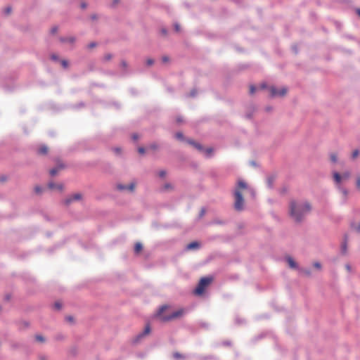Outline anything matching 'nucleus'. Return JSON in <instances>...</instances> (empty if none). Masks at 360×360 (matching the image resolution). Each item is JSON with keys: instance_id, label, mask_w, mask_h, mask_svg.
<instances>
[{"instance_id": "f257e3e1", "label": "nucleus", "mask_w": 360, "mask_h": 360, "mask_svg": "<svg viewBox=\"0 0 360 360\" xmlns=\"http://www.w3.org/2000/svg\"><path fill=\"white\" fill-rule=\"evenodd\" d=\"M310 211L311 205L307 202L292 200L290 203V217L296 222L301 221Z\"/></svg>"}, {"instance_id": "f03ea898", "label": "nucleus", "mask_w": 360, "mask_h": 360, "mask_svg": "<svg viewBox=\"0 0 360 360\" xmlns=\"http://www.w3.org/2000/svg\"><path fill=\"white\" fill-rule=\"evenodd\" d=\"M245 191H250L252 195L254 194L253 191L249 188L248 185L241 179L237 181L236 188L234 190V208L238 211L243 210L244 207V199L243 198L242 193Z\"/></svg>"}, {"instance_id": "7ed1b4c3", "label": "nucleus", "mask_w": 360, "mask_h": 360, "mask_svg": "<svg viewBox=\"0 0 360 360\" xmlns=\"http://www.w3.org/2000/svg\"><path fill=\"white\" fill-rule=\"evenodd\" d=\"M168 308H169V307L167 305H163L160 308L156 316L160 319V321H164V322L169 321L173 319L180 318V317L183 316L184 314H185L184 309H179L172 312L169 315L164 314L163 312Z\"/></svg>"}, {"instance_id": "20e7f679", "label": "nucleus", "mask_w": 360, "mask_h": 360, "mask_svg": "<svg viewBox=\"0 0 360 360\" xmlns=\"http://www.w3.org/2000/svg\"><path fill=\"white\" fill-rule=\"evenodd\" d=\"M212 277L202 278L200 280L198 286L195 289L194 293L197 295H201L204 292L206 288L212 283Z\"/></svg>"}, {"instance_id": "39448f33", "label": "nucleus", "mask_w": 360, "mask_h": 360, "mask_svg": "<svg viewBox=\"0 0 360 360\" xmlns=\"http://www.w3.org/2000/svg\"><path fill=\"white\" fill-rule=\"evenodd\" d=\"M350 176V172H345L342 173V174H339L338 172H334L333 173V179L336 184L340 185L341 183H342L344 181L347 180Z\"/></svg>"}, {"instance_id": "423d86ee", "label": "nucleus", "mask_w": 360, "mask_h": 360, "mask_svg": "<svg viewBox=\"0 0 360 360\" xmlns=\"http://www.w3.org/2000/svg\"><path fill=\"white\" fill-rule=\"evenodd\" d=\"M269 90L271 96H283L287 93V89L285 87H282L281 89L278 90L276 87L271 86Z\"/></svg>"}, {"instance_id": "0eeeda50", "label": "nucleus", "mask_w": 360, "mask_h": 360, "mask_svg": "<svg viewBox=\"0 0 360 360\" xmlns=\"http://www.w3.org/2000/svg\"><path fill=\"white\" fill-rule=\"evenodd\" d=\"M117 188L120 191H129L130 192H133L135 189V183H131L129 185L126 186L123 184H117Z\"/></svg>"}, {"instance_id": "6e6552de", "label": "nucleus", "mask_w": 360, "mask_h": 360, "mask_svg": "<svg viewBox=\"0 0 360 360\" xmlns=\"http://www.w3.org/2000/svg\"><path fill=\"white\" fill-rule=\"evenodd\" d=\"M82 199V195L80 193H75L70 197L67 198L64 202L65 205L70 204L74 200H79Z\"/></svg>"}, {"instance_id": "1a4fd4ad", "label": "nucleus", "mask_w": 360, "mask_h": 360, "mask_svg": "<svg viewBox=\"0 0 360 360\" xmlns=\"http://www.w3.org/2000/svg\"><path fill=\"white\" fill-rule=\"evenodd\" d=\"M48 187L51 190H57L58 191H62L63 189V185L62 184H55L53 182H49Z\"/></svg>"}, {"instance_id": "9d476101", "label": "nucleus", "mask_w": 360, "mask_h": 360, "mask_svg": "<svg viewBox=\"0 0 360 360\" xmlns=\"http://www.w3.org/2000/svg\"><path fill=\"white\" fill-rule=\"evenodd\" d=\"M65 167V165H63V164H59L58 165H57V167L51 169L49 172L51 176H55L56 174H58V172L59 171H60L61 169H63V168Z\"/></svg>"}, {"instance_id": "9b49d317", "label": "nucleus", "mask_w": 360, "mask_h": 360, "mask_svg": "<svg viewBox=\"0 0 360 360\" xmlns=\"http://www.w3.org/2000/svg\"><path fill=\"white\" fill-rule=\"evenodd\" d=\"M49 151V148L46 146H41L38 148V153L40 155H46Z\"/></svg>"}, {"instance_id": "f8f14e48", "label": "nucleus", "mask_w": 360, "mask_h": 360, "mask_svg": "<svg viewBox=\"0 0 360 360\" xmlns=\"http://www.w3.org/2000/svg\"><path fill=\"white\" fill-rule=\"evenodd\" d=\"M286 259H287L288 265L290 266V268H292V269L297 268V264L293 260V259L292 257H288Z\"/></svg>"}, {"instance_id": "ddd939ff", "label": "nucleus", "mask_w": 360, "mask_h": 360, "mask_svg": "<svg viewBox=\"0 0 360 360\" xmlns=\"http://www.w3.org/2000/svg\"><path fill=\"white\" fill-rule=\"evenodd\" d=\"M199 246H200V245L198 242H192L187 245V249L188 250L197 249L199 248Z\"/></svg>"}, {"instance_id": "4468645a", "label": "nucleus", "mask_w": 360, "mask_h": 360, "mask_svg": "<svg viewBox=\"0 0 360 360\" xmlns=\"http://www.w3.org/2000/svg\"><path fill=\"white\" fill-rule=\"evenodd\" d=\"M143 249V246L141 245V243H136L135 244V246H134V252L135 253L138 254Z\"/></svg>"}, {"instance_id": "2eb2a0df", "label": "nucleus", "mask_w": 360, "mask_h": 360, "mask_svg": "<svg viewBox=\"0 0 360 360\" xmlns=\"http://www.w3.org/2000/svg\"><path fill=\"white\" fill-rule=\"evenodd\" d=\"M60 41L62 42H69V43H72H72L75 42V39L73 37H68V38H61Z\"/></svg>"}, {"instance_id": "dca6fc26", "label": "nucleus", "mask_w": 360, "mask_h": 360, "mask_svg": "<svg viewBox=\"0 0 360 360\" xmlns=\"http://www.w3.org/2000/svg\"><path fill=\"white\" fill-rule=\"evenodd\" d=\"M112 58V55L111 53H106L103 56V60L105 61H108V60H111Z\"/></svg>"}, {"instance_id": "f3484780", "label": "nucleus", "mask_w": 360, "mask_h": 360, "mask_svg": "<svg viewBox=\"0 0 360 360\" xmlns=\"http://www.w3.org/2000/svg\"><path fill=\"white\" fill-rule=\"evenodd\" d=\"M330 160L333 162H336L338 161V157H337V155L335 153L330 154Z\"/></svg>"}, {"instance_id": "a211bd4d", "label": "nucleus", "mask_w": 360, "mask_h": 360, "mask_svg": "<svg viewBox=\"0 0 360 360\" xmlns=\"http://www.w3.org/2000/svg\"><path fill=\"white\" fill-rule=\"evenodd\" d=\"M150 332V326L149 325H147L144 329V331L143 333V334H141V335H148L149 334V333Z\"/></svg>"}, {"instance_id": "6ab92c4d", "label": "nucleus", "mask_w": 360, "mask_h": 360, "mask_svg": "<svg viewBox=\"0 0 360 360\" xmlns=\"http://www.w3.org/2000/svg\"><path fill=\"white\" fill-rule=\"evenodd\" d=\"M339 188L340 189L344 198L346 199L348 194V191L346 189L341 188L340 186H339Z\"/></svg>"}, {"instance_id": "aec40b11", "label": "nucleus", "mask_w": 360, "mask_h": 360, "mask_svg": "<svg viewBox=\"0 0 360 360\" xmlns=\"http://www.w3.org/2000/svg\"><path fill=\"white\" fill-rule=\"evenodd\" d=\"M189 143L191 144H193L195 148H197L200 150H202V146L200 144H198V143H194V142H192V141H189Z\"/></svg>"}, {"instance_id": "412c9836", "label": "nucleus", "mask_w": 360, "mask_h": 360, "mask_svg": "<svg viewBox=\"0 0 360 360\" xmlns=\"http://www.w3.org/2000/svg\"><path fill=\"white\" fill-rule=\"evenodd\" d=\"M154 63V60L152 58H148L146 60V65L148 66L152 65Z\"/></svg>"}, {"instance_id": "4be33fe9", "label": "nucleus", "mask_w": 360, "mask_h": 360, "mask_svg": "<svg viewBox=\"0 0 360 360\" xmlns=\"http://www.w3.org/2000/svg\"><path fill=\"white\" fill-rule=\"evenodd\" d=\"M35 338L39 342H44V338L41 335H36Z\"/></svg>"}, {"instance_id": "5701e85b", "label": "nucleus", "mask_w": 360, "mask_h": 360, "mask_svg": "<svg viewBox=\"0 0 360 360\" xmlns=\"http://www.w3.org/2000/svg\"><path fill=\"white\" fill-rule=\"evenodd\" d=\"M359 154V151L358 150H355L353 151L352 156L353 158H356V157H358Z\"/></svg>"}, {"instance_id": "b1692460", "label": "nucleus", "mask_w": 360, "mask_h": 360, "mask_svg": "<svg viewBox=\"0 0 360 360\" xmlns=\"http://www.w3.org/2000/svg\"><path fill=\"white\" fill-rule=\"evenodd\" d=\"M158 175L160 177L163 178L166 176V172L165 170H161L159 172Z\"/></svg>"}, {"instance_id": "393cba45", "label": "nucleus", "mask_w": 360, "mask_h": 360, "mask_svg": "<svg viewBox=\"0 0 360 360\" xmlns=\"http://www.w3.org/2000/svg\"><path fill=\"white\" fill-rule=\"evenodd\" d=\"M175 137L178 139H183V134L181 132H177L176 134H175Z\"/></svg>"}, {"instance_id": "a878e982", "label": "nucleus", "mask_w": 360, "mask_h": 360, "mask_svg": "<svg viewBox=\"0 0 360 360\" xmlns=\"http://www.w3.org/2000/svg\"><path fill=\"white\" fill-rule=\"evenodd\" d=\"M58 31V27L57 26H54L51 29V33L54 34L57 32Z\"/></svg>"}, {"instance_id": "bb28decb", "label": "nucleus", "mask_w": 360, "mask_h": 360, "mask_svg": "<svg viewBox=\"0 0 360 360\" xmlns=\"http://www.w3.org/2000/svg\"><path fill=\"white\" fill-rule=\"evenodd\" d=\"M255 89H256L255 86H253V85H251L250 86V94H253L255 93Z\"/></svg>"}, {"instance_id": "cd10ccee", "label": "nucleus", "mask_w": 360, "mask_h": 360, "mask_svg": "<svg viewBox=\"0 0 360 360\" xmlns=\"http://www.w3.org/2000/svg\"><path fill=\"white\" fill-rule=\"evenodd\" d=\"M61 64H62V65L63 66V68H68V61H67V60H62V61H61Z\"/></svg>"}, {"instance_id": "c85d7f7f", "label": "nucleus", "mask_w": 360, "mask_h": 360, "mask_svg": "<svg viewBox=\"0 0 360 360\" xmlns=\"http://www.w3.org/2000/svg\"><path fill=\"white\" fill-rule=\"evenodd\" d=\"M34 191L37 193H40L41 192V188L40 186H35Z\"/></svg>"}, {"instance_id": "c756f323", "label": "nucleus", "mask_w": 360, "mask_h": 360, "mask_svg": "<svg viewBox=\"0 0 360 360\" xmlns=\"http://www.w3.org/2000/svg\"><path fill=\"white\" fill-rule=\"evenodd\" d=\"M4 12H5V14L6 15H8L11 13V7H7L5 10H4Z\"/></svg>"}, {"instance_id": "7c9ffc66", "label": "nucleus", "mask_w": 360, "mask_h": 360, "mask_svg": "<svg viewBox=\"0 0 360 360\" xmlns=\"http://www.w3.org/2000/svg\"><path fill=\"white\" fill-rule=\"evenodd\" d=\"M162 60L163 63H167L169 60V58L168 56H162Z\"/></svg>"}, {"instance_id": "2f4dec72", "label": "nucleus", "mask_w": 360, "mask_h": 360, "mask_svg": "<svg viewBox=\"0 0 360 360\" xmlns=\"http://www.w3.org/2000/svg\"><path fill=\"white\" fill-rule=\"evenodd\" d=\"M356 187L358 189L360 190V176H358L357 180H356Z\"/></svg>"}, {"instance_id": "473e14b6", "label": "nucleus", "mask_w": 360, "mask_h": 360, "mask_svg": "<svg viewBox=\"0 0 360 360\" xmlns=\"http://www.w3.org/2000/svg\"><path fill=\"white\" fill-rule=\"evenodd\" d=\"M314 266L316 269H321V264L319 263V262H314Z\"/></svg>"}, {"instance_id": "72a5a7b5", "label": "nucleus", "mask_w": 360, "mask_h": 360, "mask_svg": "<svg viewBox=\"0 0 360 360\" xmlns=\"http://www.w3.org/2000/svg\"><path fill=\"white\" fill-rule=\"evenodd\" d=\"M96 46V43H94V42H92V43H91V44H89L88 45V47H89V49H92V48L95 47Z\"/></svg>"}, {"instance_id": "f704fd0d", "label": "nucleus", "mask_w": 360, "mask_h": 360, "mask_svg": "<svg viewBox=\"0 0 360 360\" xmlns=\"http://www.w3.org/2000/svg\"><path fill=\"white\" fill-rule=\"evenodd\" d=\"M139 153H141V154H143L145 153V149L142 147H140L139 149Z\"/></svg>"}, {"instance_id": "c9c22d12", "label": "nucleus", "mask_w": 360, "mask_h": 360, "mask_svg": "<svg viewBox=\"0 0 360 360\" xmlns=\"http://www.w3.org/2000/svg\"><path fill=\"white\" fill-rule=\"evenodd\" d=\"M346 250H347V247H346V245L345 244H343L342 246V252L343 253H345L346 252Z\"/></svg>"}, {"instance_id": "e433bc0d", "label": "nucleus", "mask_w": 360, "mask_h": 360, "mask_svg": "<svg viewBox=\"0 0 360 360\" xmlns=\"http://www.w3.org/2000/svg\"><path fill=\"white\" fill-rule=\"evenodd\" d=\"M55 307L57 309H60L61 308V304L59 303V302H56L55 303Z\"/></svg>"}, {"instance_id": "4c0bfd02", "label": "nucleus", "mask_w": 360, "mask_h": 360, "mask_svg": "<svg viewBox=\"0 0 360 360\" xmlns=\"http://www.w3.org/2000/svg\"><path fill=\"white\" fill-rule=\"evenodd\" d=\"M174 28H175V30L176 32H179L180 31V27H179V25L178 24H175Z\"/></svg>"}, {"instance_id": "58836bf2", "label": "nucleus", "mask_w": 360, "mask_h": 360, "mask_svg": "<svg viewBox=\"0 0 360 360\" xmlns=\"http://www.w3.org/2000/svg\"><path fill=\"white\" fill-rule=\"evenodd\" d=\"M205 212V209L202 208L200 211V217H202L204 215Z\"/></svg>"}, {"instance_id": "ea45409f", "label": "nucleus", "mask_w": 360, "mask_h": 360, "mask_svg": "<svg viewBox=\"0 0 360 360\" xmlns=\"http://www.w3.org/2000/svg\"><path fill=\"white\" fill-rule=\"evenodd\" d=\"M132 138H133L134 140H137L139 139L137 134H133Z\"/></svg>"}, {"instance_id": "a19ab883", "label": "nucleus", "mask_w": 360, "mask_h": 360, "mask_svg": "<svg viewBox=\"0 0 360 360\" xmlns=\"http://www.w3.org/2000/svg\"><path fill=\"white\" fill-rule=\"evenodd\" d=\"M206 152H207V154H210L212 152V148H207L206 150Z\"/></svg>"}, {"instance_id": "79ce46f5", "label": "nucleus", "mask_w": 360, "mask_h": 360, "mask_svg": "<svg viewBox=\"0 0 360 360\" xmlns=\"http://www.w3.org/2000/svg\"><path fill=\"white\" fill-rule=\"evenodd\" d=\"M174 356L176 358H177V359L181 358V355L180 354H178V353L175 354Z\"/></svg>"}, {"instance_id": "37998d69", "label": "nucleus", "mask_w": 360, "mask_h": 360, "mask_svg": "<svg viewBox=\"0 0 360 360\" xmlns=\"http://www.w3.org/2000/svg\"><path fill=\"white\" fill-rule=\"evenodd\" d=\"M81 7H82L83 9H84V8L86 7V4L85 3H82V4H81Z\"/></svg>"}, {"instance_id": "c03bdc74", "label": "nucleus", "mask_w": 360, "mask_h": 360, "mask_svg": "<svg viewBox=\"0 0 360 360\" xmlns=\"http://www.w3.org/2000/svg\"><path fill=\"white\" fill-rule=\"evenodd\" d=\"M272 181H272L271 179H270L268 180V183H269V186H271Z\"/></svg>"}, {"instance_id": "a18cd8bd", "label": "nucleus", "mask_w": 360, "mask_h": 360, "mask_svg": "<svg viewBox=\"0 0 360 360\" xmlns=\"http://www.w3.org/2000/svg\"><path fill=\"white\" fill-rule=\"evenodd\" d=\"M122 65L123 67H126L127 66V63L124 61L122 62Z\"/></svg>"}, {"instance_id": "49530a36", "label": "nucleus", "mask_w": 360, "mask_h": 360, "mask_svg": "<svg viewBox=\"0 0 360 360\" xmlns=\"http://www.w3.org/2000/svg\"><path fill=\"white\" fill-rule=\"evenodd\" d=\"M356 13H357V14H358V15H359V17H360V9H357V10H356Z\"/></svg>"}, {"instance_id": "de8ad7c7", "label": "nucleus", "mask_w": 360, "mask_h": 360, "mask_svg": "<svg viewBox=\"0 0 360 360\" xmlns=\"http://www.w3.org/2000/svg\"><path fill=\"white\" fill-rule=\"evenodd\" d=\"M165 188L167 189V188H169V187H170V186H169V184H166V185L165 186Z\"/></svg>"}, {"instance_id": "09e8293b", "label": "nucleus", "mask_w": 360, "mask_h": 360, "mask_svg": "<svg viewBox=\"0 0 360 360\" xmlns=\"http://www.w3.org/2000/svg\"><path fill=\"white\" fill-rule=\"evenodd\" d=\"M52 58L54 59V60H56L57 59V57L55 56L54 55L52 56Z\"/></svg>"}, {"instance_id": "8fccbe9b", "label": "nucleus", "mask_w": 360, "mask_h": 360, "mask_svg": "<svg viewBox=\"0 0 360 360\" xmlns=\"http://www.w3.org/2000/svg\"><path fill=\"white\" fill-rule=\"evenodd\" d=\"M261 87H262V89L265 88V87H266V84H262V85H261Z\"/></svg>"}, {"instance_id": "3c124183", "label": "nucleus", "mask_w": 360, "mask_h": 360, "mask_svg": "<svg viewBox=\"0 0 360 360\" xmlns=\"http://www.w3.org/2000/svg\"><path fill=\"white\" fill-rule=\"evenodd\" d=\"M150 148L155 149V148H156V146L152 145V146H150Z\"/></svg>"}, {"instance_id": "603ef678", "label": "nucleus", "mask_w": 360, "mask_h": 360, "mask_svg": "<svg viewBox=\"0 0 360 360\" xmlns=\"http://www.w3.org/2000/svg\"><path fill=\"white\" fill-rule=\"evenodd\" d=\"M68 319L69 321H72V318H70V317L68 318Z\"/></svg>"}, {"instance_id": "864d4df0", "label": "nucleus", "mask_w": 360, "mask_h": 360, "mask_svg": "<svg viewBox=\"0 0 360 360\" xmlns=\"http://www.w3.org/2000/svg\"><path fill=\"white\" fill-rule=\"evenodd\" d=\"M91 18H92V19H95L96 18V17L94 15H92Z\"/></svg>"}]
</instances>
